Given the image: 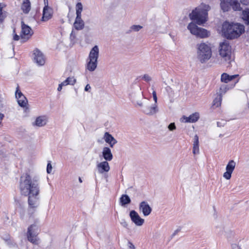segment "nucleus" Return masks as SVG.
I'll list each match as a JSON object with an SVG mask.
<instances>
[{
	"mask_svg": "<svg viewBox=\"0 0 249 249\" xmlns=\"http://www.w3.org/2000/svg\"><path fill=\"white\" fill-rule=\"evenodd\" d=\"M19 189L22 195L28 196L30 208H36L38 206L40 187L38 177H34L32 179L28 174H23L20 178Z\"/></svg>",
	"mask_w": 249,
	"mask_h": 249,
	"instance_id": "1",
	"label": "nucleus"
},
{
	"mask_svg": "<svg viewBox=\"0 0 249 249\" xmlns=\"http://www.w3.org/2000/svg\"><path fill=\"white\" fill-rule=\"evenodd\" d=\"M245 27L238 23L225 21L222 26V35L226 38L233 39L239 37L244 32Z\"/></svg>",
	"mask_w": 249,
	"mask_h": 249,
	"instance_id": "2",
	"label": "nucleus"
},
{
	"mask_svg": "<svg viewBox=\"0 0 249 249\" xmlns=\"http://www.w3.org/2000/svg\"><path fill=\"white\" fill-rule=\"evenodd\" d=\"M210 7L205 6V8L197 7L190 14L191 19L196 21L198 25H201L205 23L207 19L208 13Z\"/></svg>",
	"mask_w": 249,
	"mask_h": 249,
	"instance_id": "3",
	"label": "nucleus"
},
{
	"mask_svg": "<svg viewBox=\"0 0 249 249\" xmlns=\"http://www.w3.org/2000/svg\"><path fill=\"white\" fill-rule=\"evenodd\" d=\"M197 46V58L201 63H204L212 56L211 48L204 43H201Z\"/></svg>",
	"mask_w": 249,
	"mask_h": 249,
	"instance_id": "4",
	"label": "nucleus"
},
{
	"mask_svg": "<svg viewBox=\"0 0 249 249\" xmlns=\"http://www.w3.org/2000/svg\"><path fill=\"white\" fill-rule=\"evenodd\" d=\"M219 55L225 61L230 63L231 56V48L229 41L225 40L219 44Z\"/></svg>",
	"mask_w": 249,
	"mask_h": 249,
	"instance_id": "5",
	"label": "nucleus"
},
{
	"mask_svg": "<svg viewBox=\"0 0 249 249\" xmlns=\"http://www.w3.org/2000/svg\"><path fill=\"white\" fill-rule=\"evenodd\" d=\"M21 32L18 36L17 35V41L20 40L21 43H24L28 40L34 34L31 28L25 24L23 21L21 23Z\"/></svg>",
	"mask_w": 249,
	"mask_h": 249,
	"instance_id": "6",
	"label": "nucleus"
},
{
	"mask_svg": "<svg viewBox=\"0 0 249 249\" xmlns=\"http://www.w3.org/2000/svg\"><path fill=\"white\" fill-rule=\"evenodd\" d=\"M187 28L191 34L196 36L204 38L208 36V32L206 29L198 27L197 25L193 22L189 24Z\"/></svg>",
	"mask_w": 249,
	"mask_h": 249,
	"instance_id": "7",
	"label": "nucleus"
},
{
	"mask_svg": "<svg viewBox=\"0 0 249 249\" xmlns=\"http://www.w3.org/2000/svg\"><path fill=\"white\" fill-rule=\"evenodd\" d=\"M38 234V227L36 224L31 225L28 227L27 236L29 241L34 244L37 245L38 244V238L37 237Z\"/></svg>",
	"mask_w": 249,
	"mask_h": 249,
	"instance_id": "8",
	"label": "nucleus"
},
{
	"mask_svg": "<svg viewBox=\"0 0 249 249\" xmlns=\"http://www.w3.org/2000/svg\"><path fill=\"white\" fill-rule=\"evenodd\" d=\"M17 101L18 105L23 108L25 112L29 111L28 100L19 89L18 86L17 87Z\"/></svg>",
	"mask_w": 249,
	"mask_h": 249,
	"instance_id": "9",
	"label": "nucleus"
},
{
	"mask_svg": "<svg viewBox=\"0 0 249 249\" xmlns=\"http://www.w3.org/2000/svg\"><path fill=\"white\" fill-rule=\"evenodd\" d=\"M129 216L131 221L138 226H141L143 225L144 220L142 218L138 213L135 210H132L130 212Z\"/></svg>",
	"mask_w": 249,
	"mask_h": 249,
	"instance_id": "10",
	"label": "nucleus"
},
{
	"mask_svg": "<svg viewBox=\"0 0 249 249\" xmlns=\"http://www.w3.org/2000/svg\"><path fill=\"white\" fill-rule=\"evenodd\" d=\"M34 60L39 66H42L45 64V58L42 53L38 49L34 51Z\"/></svg>",
	"mask_w": 249,
	"mask_h": 249,
	"instance_id": "11",
	"label": "nucleus"
},
{
	"mask_svg": "<svg viewBox=\"0 0 249 249\" xmlns=\"http://www.w3.org/2000/svg\"><path fill=\"white\" fill-rule=\"evenodd\" d=\"M235 165L236 163L233 160H231L229 161L226 167V171L223 174L224 178L227 179H230L231 178V174L235 168Z\"/></svg>",
	"mask_w": 249,
	"mask_h": 249,
	"instance_id": "12",
	"label": "nucleus"
},
{
	"mask_svg": "<svg viewBox=\"0 0 249 249\" xmlns=\"http://www.w3.org/2000/svg\"><path fill=\"white\" fill-rule=\"evenodd\" d=\"M53 15V10L49 6H44L43 9L42 17L41 20L42 21H47L50 19Z\"/></svg>",
	"mask_w": 249,
	"mask_h": 249,
	"instance_id": "13",
	"label": "nucleus"
},
{
	"mask_svg": "<svg viewBox=\"0 0 249 249\" xmlns=\"http://www.w3.org/2000/svg\"><path fill=\"white\" fill-rule=\"evenodd\" d=\"M139 211L144 216H147L151 213L152 208L147 202L143 201L140 203Z\"/></svg>",
	"mask_w": 249,
	"mask_h": 249,
	"instance_id": "14",
	"label": "nucleus"
},
{
	"mask_svg": "<svg viewBox=\"0 0 249 249\" xmlns=\"http://www.w3.org/2000/svg\"><path fill=\"white\" fill-rule=\"evenodd\" d=\"M142 111L145 114L152 115L158 112L159 109L157 104H154L152 106L146 105L142 108Z\"/></svg>",
	"mask_w": 249,
	"mask_h": 249,
	"instance_id": "15",
	"label": "nucleus"
},
{
	"mask_svg": "<svg viewBox=\"0 0 249 249\" xmlns=\"http://www.w3.org/2000/svg\"><path fill=\"white\" fill-rule=\"evenodd\" d=\"M107 161L105 160L97 164V168L100 174H103L104 172H107L109 171L110 166Z\"/></svg>",
	"mask_w": 249,
	"mask_h": 249,
	"instance_id": "16",
	"label": "nucleus"
},
{
	"mask_svg": "<svg viewBox=\"0 0 249 249\" xmlns=\"http://www.w3.org/2000/svg\"><path fill=\"white\" fill-rule=\"evenodd\" d=\"M99 53V48L97 45H95L90 50L88 57V60H94L95 61H97Z\"/></svg>",
	"mask_w": 249,
	"mask_h": 249,
	"instance_id": "17",
	"label": "nucleus"
},
{
	"mask_svg": "<svg viewBox=\"0 0 249 249\" xmlns=\"http://www.w3.org/2000/svg\"><path fill=\"white\" fill-rule=\"evenodd\" d=\"M105 141L108 143L110 147H113L114 145L117 143L116 140L108 132H105L104 137Z\"/></svg>",
	"mask_w": 249,
	"mask_h": 249,
	"instance_id": "18",
	"label": "nucleus"
},
{
	"mask_svg": "<svg viewBox=\"0 0 249 249\" xmlns=\"http://www.w3.org/2000/svg\"><path fill=\"white\" fill-rule=\"evenodd\" d=\"M102 156L106 161H111L113 157L111 149L108 147H104L103 148Z\"/></svg>",
	"mask_w": 249,
	"mask_h": 249,
	"instance_id": "19",
	"label": "nucleus"
},
{
	"mask_svg": "<svg viewBox=\"0 0 249 249\" xmlns=\"http://www.w3.org/2000/svg\"><path fill=\"white\" fill-rule=\"evenodd\" d=\"M47 122V117L45 116H40L36 118L35 122L33 123V125L34 126L42 127L45 125Z\"/></svg>",
	"mask_w": 249,
	"mask_h": 249,
	"instance_id": "20",
	"label": "nucleus"
},
{
	"mask_svg": "<svg viewBox=\"0 0 249 249\" xmlns=\"http://www.w3.org/2000/svg\"><path fill=\"white\" fill-rule=\"evenodd\" d=\"M82 16H76L73 26L75 29L77 30H81L84 27V22L82 20Z\"/></svg>",
	"mask_w": 249,
	"mask_h": 249,
	"instance_id": "21",
	"label": "nucleus"
},
{
	"mask_svg": "<svg viewBox=\"0 0 249 249\" xmlns=\"http://www.w3.org/2000/svg\"><path fill=\"white\" fill-rule=\"evenodd\" d=\"M242 18L248 28V32H249V9L247 8L242 11Z\"/></svg>",
	"mask_w": 249,
	"mask_h": 249,
	"instance_id": "22",
	"label": "nucleus"
},
{
	"mask_svg": "<svg viewBox=\"0 0 249 249\" xmlns=\"http://www.w3.org/2000/svg\"><path fill=\"white\" fill-rule=\"evenodd\" d=\"M31 8V4L29 0H23L21 4V9L22 12L27 14L29 13Z\"/></svg>",
	"mask_w": 249,
	"mask_h": 249,
	"instance_id": "23",
	"label": "nucleus"
},
{
	"mask_svg": "<svg viewBox=\"0 0 249 249\" xmlns=\"http://www.w3.org/2000/svg\"><path fill=\"white\" fill-rule=\"evenodd\" d=\"M238 76L239 75L238 74L230 75L226 73H223L221 76V81L225 83H227L233 80Z\"/></svg>",
	"mask_w": 249,
	"mask_h": 249,
	"instance_id": "24",
	"label": "nucleus"
},
{
	"mask_svg": "<svg viewBox=\"0 0 249 249\" xmlns=\"http://www.w3.org/2000/svg\"><path fill=\"white\" fill-rule=\"evenodd\" d=\"M199 118L198 113L196 112L190 115L189 117H183V119L185 120L186 123H195L196 122Z\"/></svg>",
	"mask_w": 249,
	"mask_h": 249,
	"instance_id": "25",
	"label": "nucleus"
},
{
	"mask_svg": "<svg viewBox=\"0 0 249 249\" xmlns=\"http://www.w3.org/2000/svg\"><path fill=\"white\" fill-rule=\"evenodd\" d=\"M87 69L90 71H94L97 66V61L88 60Z\"/></svg>",
	"mask_w": 249,
	"mask_h": 249,
	"instance_id": "26",
	"label": "nucleus"
},
{
	"mask_svg": "<svg viewBox=\"0 0 249 249\" xmlns=\"http://www.w3.org/2000/svg\"><path fill=\"white\" fill-rule=\"evenodd\" d=\"M120 200L122 206H125L131 202V199L127 195H123L120 197Z\"/></svg>",
	"mask_w": 249,
	"mask_h": 249,
	"instance_id": "27",
	"label": "nucleus"
},
{
	"mask_svg": "<svg viewBox=\"0 0 249 249\" xmlns=\"http://www.w3.org/2000/svg\"><path fill=\"white\" fill-rule=\"evenodd\" d=\"M229 2L228 0H221L220 7L224 12H227L230 10Z\"/></svg>",
	"mask_w": 249,
	"mask_h": 249,
	"instance_id": "28",
	"label": "nucleus"
},
{
	"mask_svg": "<svg viewBox=\"0 0 249 249\" xmlns=\"http://www.w3.org/2000/svg\"><path fill=\"white\" fill-rule=\"evenodd\" d=\"M76 82V79L74 77H69L65 81L61 83L64 86H67L68 85H74Z\"/></svg>",
	"mask_w": 249,
	"mask_h": 249,
	"instance_id": "29",
	"label": "nucleus"
},
{
	"mask_svg": "<svg viewBox=\"0 0 249 249\" xmlns=\"http://www.w3.org/2000/svg\"><path fill=\"white\" fill-rule=\"evenodd\" d=\"M232 2V8L234 11H241L242 8L241 7L240 3L238 0H233Z\"/></svg>",
	"mask_w": 249,
	"mask_h": 249,
	"instance_id": "30",
	"label": "nucleus"
},
{
	"mask_svg": "<svg viewBox=\"0 0 249 249\" xmlns=\"http://www.w3.org/2000/svg\"><path fill=\"white\" fill-rule=\"evenodd\" d=\"M83 11V5L81 2H78L76 5V16H82L81 13Z\"/></svg>",
	"mask_w": 249,
	"mask_h": 249,
	"instance_id": "31",
	"label": "nucleus"
},
{
	"mask_svg": "<svg viewBox=\"0 0 249 249\" xmlns=\"http://www.w3.org/2000/svg\"><path fill=\"white\" fill-rule=\"evenodd\" d=\"M229 89L228 86L225 84H222L219 88V96L222 97V95L225 94L227 90Z\"/></svg>",
	"mask_w": 249,
	"mask_h": 249,
	"instance_id": "32",
	"label": "nucleus"
},
{
	"mask_svg": "<svg viewBox=\"0 0 249 249\" xmlns=\"http://www.w3.org/2000/svg\"><path fill=\"white\" fill-rule=\"evenodd\" d=\"M222 101V97L218 95V97L215 98L213 101V106L215 107H218L221 105V102Z\"/></svg>",
	"mask_w": 249,
	"mask_h": 249,
	"instance_id": "33",
	"label": "nucleus"
},
{
	"mask_svg": "<svg viewBox=\"0 0 249 249\" xmlns=\"http://www.w3.org/2000/svg\"><path fill=\"white\" fill-rule=\"evenodd\" d=\"M199 144H193V153L194 154H198L199 153Z\"/></svg>",
	"mask_w": 249,
	"mask_h": 249,
	"instance_id": "34",
	"label": "nucleus"
},
{
	"mask_svg": "<svg viewBox=\"0 0 249 249\" xmlns=\"http://www.w3.org/2000/svg\"><path fill=\"white\" fill-rule=\"evenodd\" d=\"M142 28V27L141 25H134L130 27V29L134 31L138 32Z\"/></svg>",
	"mask_w": 249,
	"mask_h": 249,
	"instance_id": "35",
	"label": "nucleus"
},
{
	"mask_svg": "<svg viewBox=\"0 0 249 249\" xmlns=\"http://www.w3.org/2000/svg\"><path fill=\"white\" fill-rule=\"evenodd\" d=\"M3 4L0 3V20H2L5 17V14L2 12V8Z\"/></svg>",
	"mask_w": 249,
	"mask_h": 249,
	"instance_id": "36",
	"label": "nucleus"
},
{
	"mask_svg": "<svg viewBox=\"0 0 249 249\" xmlns=\"http://www.w3.org/2000/svg\"><path fill=\"white\" fill-rule=\"evenodd\" d=\"M142 79H143L145 81L147 82H149L151 81L152 78L150 75L148 74H145L142 76Z\"/></svg>",
	"mask_w": 249,
	"mask_h": 249,
	"instance_id": "37",
	"label": "nucleus"
},
{
	"mask_svg": "<svg viewBox=\"0 0 249 249\" xmlns=\"http://www.w3.org/2000/svg\"><path fill=\"white\" fill-rule=\"evenodd\" d=\"M234 235V233L232 231H229L225 233V236L227 239H230Z\"/></svg>",
	"mask_w": 249,
	"mask_h": 249,
	"instance_id": "38",
	"label": "nucleus"
},
{
	"mask_svg": "<svg viewBox=\"0 0 249 249\" xmlns=\"http://www.w3.org/2000/svg\"><path fill=\"white\" fill-rule=\"evenodd\" d=\"M231 246V249H242L240 246L237 243H232Z\"/></svg>",
	"mask_w": 249,
	"mask_h": 249,
	"instance_id": "39",
	"label": "nucleus"
},
{
	"mask_svg": "<svg viewBox=\"0 0 249 249\" xmlns=\"http://www.w3.org/2000/svg\"><path fill=\"white\" fill-rule=\"evenodd\" d=\"M168 128L170 131H173L176 129V126L174 123H172L169 124Z\"/></svg>",
	"mask_w": 249,
	"mask_h": 249,
	"instance_id": "40",
	"label": "nucleus"
},
{
	"mask_svg": "<svg viewBox=\"0 0 249 249\" xmlns=\"http://www.w3.org/2000/svg\"><path fill=\"white\" fill-rule=\"evenodd\" d=\"M52 164L51 163H50V162H49L48 164H47V172L48 173V174H50L52 172Z\"/></svg>",
	"mask_w": 249,
	"mask_h": 249,
	"instance_id": "41",
	"label": "nucleus"
},
{
	"mask_svg": "<svg viewBox=\"0 0 249 249\" xmlns=\"http://www.w3.org/2000/svg\"><path fill=\"white\" fill-rule=\"evenodd\" d=\"M193 144H199V139L197 135L194 137Z\"/></svg>",
	"mask_w": 249,
	"mask_h": 249,
	"instance_id": "42",
	"label": "nucleus"
},
{
	"mask_svg": "<svg viewBox=\"0 0 249 249\" xmlns=\"http://www.w3.org/2000/svg\"><path fill=\"white\" fill-rule=\"evenodd\" d=\"M121 224L124 228H127L128 224L124 219H122Z\"/></svg>",
	"mask_w": 249,
	"mask_h": 249,
	"instance_id": "43",
	"label": "nucleus"
},
{
	"mask_svg": "<svg viewBox=\"0 0 249 249\" xmlns=\"http://www.w3.org/2000/svg\"><path fill=\"white\" fill-rule=\"evenodd\" d=\"M153 99L155 101V104H157V97L156 94V92L155 90H153L152 92Z\"/></svg>",
	"mask_w": 249,
	"mask_h": 249,
	"instance_id": "44",
	"label": "nucleus"
},
{
	"mask_svg": "<svg viewBox=\"0 0 249 249\" xmlns=\"http://www.w3.org/2000/svg\"><path fill=\"white\" fill-rule=\"evenodd\" d=\"M133 102L134 104H136L137 105L139 106V107H142V103L140 101H135V100L134 99H133Z\"/></svg>",
	"mask_w": 249,
	"mask_h": 249,
	"instance_id": "45",
	"label": "nucleus"
},
{
	"mask_svg": "<svg viewBox=\"0 0 249 249\" xmlns=\"http://www.w3.org/2000/svg\"><path fill=\"white\" fill-rule=\"evenodd\" d=\"M127 246L129 249H135V246L130 241L128 242Z\"/></svg>",
	"mask_w": 249,
	"mask_h": 249,
	"instance_id": "46",
	"label": "nucleus"
},
{
	"mask_svg": "<svg viewBox=\"0 0 249 249\" xmlns=\"http://www.w3.org/2000/svg\"><path fill=\"white\" fill-rule=\"evenodd\" d=\"M240 2L244 5H248L249 4V0H240Z\"/></svg>",
	"mask_w": 249,
	"mask_h": 249,
	"instance_id": "47",
	"label": "nucleus"
},
{
	"mask_svg": "<svg viewBox=\"0 0 249 249\" xmlns=\"http://www.w3.org/2000/svg\"><path fill=\"white\" fill-rule=\"evenodd\" d=\"M64 86L62 83L59 84L57 90L60 91L62 89V87Z\"/></svg>",
	"mask_w": 249,
	"mask_h": 249,
	"instance_id": "48",
	"label": "nucleus"
},
{
	"mask_svg": "<svg viewBox=\"0 0 249 249\" xmlns=\"http://www.w3.org/2000/svg\"><path fill=\"white\" fill-rule=\"evenodd\" d=\"M90 88H91V87H90V86H89V85L87 84V85L86 86L85 88V91H89V89H90Z\"/></svg>",
	"mask_w": 249,
	"mask_h": 249,
	"instance_id": "49",
	"label": "nucleus"
},
{
	"mask_svg": "<svg viewBox=\"0 0 249 249\" xmlns=\"http://www.w3.org/2000/svg\"><path fill=\"white\" fill-rule=\"evenodd\" d=\"M12 50H13V53L11 55H8V56L9 57H13L15 55V52H14V46H12Z\"/></svg>",
	"mask_w": 249,
	"mask_h": 249,
	"instance_id": "50",
	"label": "nucleus"
},
{
	"mask_svg": "<svg viewBox=\"0 0 249 249\" xmlns=\"http://www.w3.org/2000/svg\"><path fill=\"white\" fill-rule=\"evenodd\" d=\"M217 125L218 127H221V126H223L224 125V124H222L221 122H217Z\"/></svg>",
	"mask_w": 249,
	"mask_h": 249,
	"instance_id": "51",
	"label": "nucleus"
},
{
	"mask_svg": "<svg viewBox=\"0 0 249 249\" xmlns=\"http://www.w3.org/2000/svg\"><path fill=\"white\" fill-rule=\"evenodd\" d=\"M44 0V5H45V6H49L48 5V0Z\"/></svg>",
	"mask_w": 249,
	"mask_h": 249,
	"instance_id": "52",
	"label": "nucleus"
},
{
	"mask_svg": "<svg viewBox=\"0 0 249 249\" xmlns=\"http://www.w3.org/2000/svg\"><path fill=\"white\" fill-rule=\"evenodd\" d=\"M13 31H14V33L15 32V29L13 30ZM13 40H16V34H13Z\"/></svg>",
	"mask_w": 249,
	"mask_h": 249,
	"instance_id": "53",
	"label": "nucleus"
},
{
	"mask_svg": "<svg viewBox=\"0 0 249 249\" xmlns=\"http://www.w3.org/2000/svg\"><path fill=\"white\" fill-rule=\"evenodd\" d=\"M71 37H73V38H74V36H73V33H72H72H71Z\"/></svg>",
	"mask_w": 249,
	"mask_h": 249,
	"instance_id": "54",
	"label": "nucleus"
},
{
	"mask_svg": "<svg viewBox=\"0 0 249 249\" xmlns=\"http://www.w3.org/2000/svg\"><path fill=\"white\" fill-rule=\"evenodd\" d=\"M79 181L80 182H82V180L81 178H79Z\"/></svg>",
	"mask_w": 249,
	"mask_h": 249,
	"instance_id": "55",
	"label": "nucleus"
},
{
	"mask_svg": "<svg viewBox=\"0 0 249 249\" xmlns=\"http://www.w3.org/2000/svg\"><path fill=\"white\" fill-rule=\"evenodd\" d=\"M177 232V231H175V232L174 233V235H175Z\"/></svg>",
	"mask_w": 249,
	"mask_h": 249,
	"instance_id": "56",
	"label": "nucleus"
}]
</instances>
